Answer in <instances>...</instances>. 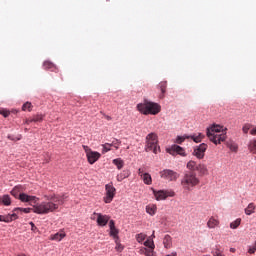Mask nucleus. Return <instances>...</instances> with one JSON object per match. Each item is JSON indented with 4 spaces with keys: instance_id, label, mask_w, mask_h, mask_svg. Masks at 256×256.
<instances>
[{
    "instance_id": "aec40b11",
    "label": "nucleus",
    "mask_w": 256,
    "mask_h": 256,
    "mask_svg": "<svg viewBox=\"0 0 256 256\" xmlns=\"http://www.w3.org/2000/svg\"><path fill=\"white\" fill-rule=\"evenodd\" d=\"M248 150L250 151V153H252V155H256V138L249 141ZM255 160H256V156H255Z\"/></svg>"
},
{
    "instance_id": "603ef678",
    "label": "nucleus",
    "mask_w": 256,
    "mask_h": 256,
    "mask_svg": "<svg viewBox=\"0 0 256 256\" xmlns=\"http://www.w3.org/2000/svg\"><path fill=\"white\" fill-rule=\"evenodd\" d=\"M235 248H230V253H235Z\"/></svg>"
},
{
    "instance_id": "f8f14e48",
    "label": "nucleus",
    "mask_w": 256,
    "mask_h": 256,
    "mask_svg": "<svg viewBox=\"0 0 256 256\" xmlns=\"http://www.w3.org/2000/svg\"><path fill=\"white\" fill-rule=\"evenodd\" d=\"M138 175L141 177L145 185H151V183H153V178H151V174L145 172V167L138 169Z\"/></svg>"
},
{
    "instance_id": "39448f33",
    "label": "nucleus",
    "mask_w": 256,
    "mask_h": 256,
    "mask_svg": "<svg viewBox=\"0 0 256 256\" xmlns=\"http://www.w3.org/2000/svg\"><path fill=\"white\" fill-rule=\"evenodd\" d=\"M159 140L157 138V134L150 133L146 136V145H145V151L149 153V151H153L157 155L158 151H160L159 148Z\"/></svg>"
},
{
    "instance_id": "37998d69",
    "label": "nucleus",
    "mask_w": 256,
    "mask_h": 256,
    "mask_svg": "<svg viewBox=\"0 0 256 256\" xmlns=\"http://www.w3.org/2000/svg\"><path fill=\"white\" fill-rule=\"evenodd\" d=\"M255 252H256V241H255L254 246H252V247H250V248L248 249V253H249L250 255H254Z\"/></svg>"
},
{
    "instance_id": "9d476101",
    "label": "nucleus",
    "mask_w": 256,
    "mask_h": 256,
    "mask_svg": "<svg viewBox=\"0 0 256 256\" xmlns=\"http://www.w3.org/2000/svg\"><path fill=\"white\" fill-rule=\"evenodd\" d=\"M185 139H192L195 143H201V141H203V139H205V135L199 133L198 135H192V136H177L176 138V143L178 145H181V143H183V141H185Z\"/></svg>"
},
{
    "instance_id": "412c9836",
    "label": "nucleus",
    "mask_w": 256,
    "mask_h": 256,
    "mask_svg": "<svg viewBox=\"0 0 256 256\" xmlns=\"http://www.w3.org/2000/svg\"><path fill=\"white\" fill-rule=\"evenodd\" d=\"M256 205L255 203L251 202L248 206L244 209L245 215H253L255 213Z\"/></svg>"
},
{
    "instance_id": "09e8293b",
    "label": "nucleus",
    "mask_w": 256,
    "mask_h": 256,
    "mask_svg": "<svg viewBox=\"0 0 256 256\" xmlns=\"http://www.w3.org/2000/svg\"><path fill=\"white\" fill-rule=\"evenodd\" d=\"M104 117H105V119H106L107 121H111V119H112L111 116H109V115H105V114H104Z\"/></svg>"
},
{
    "instance_id": "a211bd4d",
    "label": "nucleus",
    "mask_w": 256,
    "mask_h": 256,
    "mask_svg": "<svg viewBox=\"0 0 256 256\" xmlns=\"http://www.w3.org/2000/svg\"><path fill=\"white\" fill-rule=\"evenodd\" d=\"M219 219L215 218V217H210L208 222H207V227L208 229H215V227H219Z\"/></svg>"
},
{
    "instance_id": "49530a36",
    "label": "nucleus",
    "mask_w": 256,
    "mask_h": 256,
    "mask_svg": "<svg viewBox=\"0 0 256 256\" xmlns=\"http://www.w3.org/2000/svg\"><path fill=\"white\" fill-rule=\"evenodd\" d=\"M30 225H31V230L32 231H38L37 226H35V223L30 222Z\"/></svg>"
},
{
    "instance_id": "f704fd0d",
    "label": "nucleus",
    "mask_w": 256,
    "mask_h": 256,
    "mask_svg": "<svg viewBox=\"0 0 256 256\" xmlns=\"http://www.w3.org/2000/svg\"><path fill=\"white\" fill-rule=\"evenodd\" d=\"M144 246L148 247V249L154 250L155 249V242H153V240L148 239L144 242Z\"/></svg>"
},
{
    "instance_id": "3c124183",
    "label": "nucleus",
    "mask_w": 256,
    "mask_h": 256,
    "mask_svg": "<svg viewBox=\"0 0 256 256\" xmlns=\"http://www.w3.org/2000/svg\"><path fill=\"white\" fill-rule=\"evenodd\" d=\"M151 239H155V231H153L152 235L150 236Z\"/></svg>"
},
{
    "instance_id": "0eeeda50",
    "label": "nucleus",
    "mask_w": 256,
    "mask_h": 256,
    "mask_svg": "<svg viewBox=\"0 0 256 256\" xmlns=\"http://www.w3.org/2000/svg\"><path fill=\"white\" fill-rule=\"evenodd\" d=\"M159 173H160L161 179H164V181L173 182L179 179V173L171 169H164Z\"/></svg>"
},
{
    "instance_id": "7c9ffc66",
    "label": "nucleus",
    "mask_w": 256,
    "mask_h": 256,
    "mask_svg": "<svg viewBox=\"0 0 256 256\" xmlns=\"http://www.w3.org/2000/svg\"><path fill=\"white\" fill-rule=\"evenodd\" d=\"M1 201H2L3 205L9 206V205H11V196H9L7 194L3 195L1 197Z\"/></svg>"
},
{
    "instance_id": "20e7f679",
    "label": "nucleus",
    "mask_w": 256,
    "mask_h": 256,
    "mask_svg": "<svg viewBox=\"0 0 256 256\" xmlns=\"http://www.w3.org/2000/svg\"><path fill=\"white\" fill-rule=\"evenodd\" d=\"M180 183L184 191H191L193 187L199 185L200 181L195 172H186Z\"/></svg>"
},
{
    "instance_id": "1a4fd4ad",
    "label": "nucleus",
    "mask_w": 256,
    "mask_h": 256,
    "mask_svg": "<svg viewBox=\"0 0 256 256\" xmlns=\"http://www.w3.org/2000/svg\"><path fill=\"white\" fill-rule=\"evenodd\" d=\"M105 191L106 194L103 198L104 203H111V201H113V199L115 198V193L117 191V189H115L113 187V184H106L105 185Z\"/></svg>"
},
{
    "instance_id": "ea45409f",
    "label": "nucleus",
    "mask_w": 256,
    "mask_h": 256,
    "mask_svg": "<svg viewBox=\"0 0 256 256\" xmlns=\"http://www.w3.org/2000/svg\"><path fill=\"white\" fill-rule=\"evenodd\" d=\"M115 243H116V247H115L116 251H118V253H121V251H123L125 247L122 246L121 242H119V239H116Z\"/></svg>"
},
{
    "instance_id": "5701e85b",
    "label": "nucleus",
    "mask_w": 256,
    "mask_h": 256,
    "mask_svg": "<svg viewBox=\"0 0 256 256\" xmlns=\"http://www.w3.org/2000/svg\"><path fill=\"white\" fill-rule=\"evenodd\" d=\"M153 251L151 248L141 247L138 253L140 255L153 256Z\"/></svg>"
},
{
    "instance_id": "393cba45",
    "label": "nucleus",
    "mask_w": 256,
    "mask_h": 256,
    "mask_svg": "<svg viewBox=\"0 0 256 256\" xmlns=\"http://www.w3.org/2000/svg\"><path fill=\"white\" fill-rule=\"evenodd\" d=\"M198 165H199V164H197V162H195V161H193V160H190V161L187 163V169H189L190 172L195 173V171H197Z\"/></svg>"
},
{
    "instance_id": "f257e3e1",
    "label": "nucleus",
    "mask_w": 256,
    "mask_h": 256,
    "mask_svg": "<svg viewBox=\"0 0 256 256\" xmlns=\"http://www.w3.org/2000/svg\"><path fill=\"white\" fill-rule=\"evenodd\" d=\"M44 199H46L47 202L37 204L34 208H15L14 213L17 215V213L20 212L31 213V211H33V213H37L38 215H47L48 213L57 211V209H59V205H63V203H65L64 195H44Z\"/></svg>"
},
{
    "instance_id": "2f4dec72",
    "label": "nucleus",
    "mask_w": 256,
    "mask_h": 256,
    "mask_svg": "<svg viewBox=\"0 0 256 256\" xmlns=\"http://www.w3.org/2000/svg\"><path fill=\"white\" fill-rule=\"evenodd\" d=\"M135 238H136L137 243H143V241H145L147 239V234L139 233V234H136Z\"/></svg>"
},
{
    "instance_id": "f3484780",
    "label": "nucleus",
    "mask_w": 256,
    "mask_h": 256,
    "mask_svg": "<svg viewBox=\"0 0 256 256\" xmlns=\"http://www.w3.org/2000/svg\"><path fill=\"white\" fill-rule=\"evenodd\" d=\"M18 199H20V201H22V203H29L31 201H35V199H37V197L29 196L25 193H20Z\"/></svg>"
},
{
    "instance_id": "7ed1b4c3",
    "label": "nucleus",
    "mask_w": 256,
    "mask_h": 256,
    "mask_svg": "<svg viewBox=\"0 0 256 256\" xmlns=\"http://www.w3.org/2000/svg\"><path fill=\"white\" fill-rule=\"evenodd\" d=\"M137 109L142 115H158V113H161V106L159 104L147 100L139 103Z\"/></svg>"
},
{
    "instance_id": "2eb2a0df",
    "label": "nucleus",
    "mask_w": 256,
    "mask_h": 256,
    "mask_svg": "<svg viewBox=\"0 0 256 256\" xmlns=\"http://www.w3.org/2000/svg\"><path fill=\"white\" fill-rule=\"evenodd\" d=\"M170 155H173V153H177L178 155H181L182 157H185V149H183L179 145H173L171 149L169 150Z\"/></svg>"
},
{
    "instance_id": "79ce46f5",
    "label": "nucleus",
    "mask_w": 256,
    "mask_h": 256,
    "mask_svg": "<svg viewBox=\"0 0 256 256\" xmlns=\"http://www.w3.org/2000/svg\"><path fill=\"white\" fill-rule=\"evenodd\" d=\"M110 145H111V147H115V149H119V145H121V141L114 140V141H112V143Z\"/></svg>"
},
{
    "instance_id": "a19ab883",
    "label": "nucleus",
    "mask_w": 256,
    "mask_h": 256,
    "mask_svg": "<svg viewBox=\"0 0 256 256\" xmlns=\"http://www.w3.org/2000/svg\"><path fill=\"white\" fill-rule=\"evenodd\" d=\"M249 129H251V124H249V123L244 124V126L242 127V131L245 134L249 133Z\"/></svg>"
},
{
    "instance_id": "4c0bfd02",
    "label": "nucleus",
    "mask_w": 256,
    "mask_h": 256,
    "mask_svg": "<svg viewBox=\"0 0 256 256\" xmlns=\"http://www.w3.org/2000/svg\"><path fill=\"white\" fill-rule=\"evenodd\" d=\"M43 114H38L36 116H34L31 121H33L34 123H41V121H43Z\"/></svg>"
},
{
    "instance_id": "c9c22d12",
    "label": "nucleus",
    "mask_w": 256,
    "mask_h": 256,
    "mask_svg": "<svg viewBox=\"0 0 256 256\" xmlns=\"http://www.w3.org/2000/svg\"><path fill=\"white\" fill-rule=\"evenodd\" d=\"M239 225H241V218H238L232 223H230V229H237Z\"/></svg>"
},
{
    "instance_id": "6ab92c4d",
    "label": "nucleus",
    "mask_w": 256,
    "mask_h": 256,
    "mask_svg": "<svg viewBox=\"0 0 256 256\" xmlns=\"http://www.w3.org/2000/svg\"><path fill=\"white\" fill-rule=\"evenodd\" d=\"M146 213H148V215L153 217L157 213V205H155V204H148L146 206Z\"/></svg>"
},
{
    "instance_id": "4be33fe9",
    "label": "nucleus",
    "mask_w": 256,
    "mask_h": 256,
    "mask_svg": "<svg viewBox=\"0 0 256 256\" xmlns=\"http://www.w3.org/2000/svg\"><path fill=\"white\" fill-rule=\"evenodd\" d=\"M158 87L162 93L160 96V99H163L165 97V93L167 92V82L166 81L160 82Z\"/></svg>"
},
{
    "instance_id": "6e6552de",
    "label": "nucleus",
    "mask_w": 256,
    "mask_h": 256,
    "mask_svg": "<svg viewBox=\"0 0 256 256\" xmlns=\"http://www.w3.org/2000/svg\"><path fill=\"white\" fill-rule=\"evenodd\" d=\"M153 195L156 199V201H165L167 197H175V191L173 190H155L152 189Z\"/></svg>"
},
{
    "instance_id": "a18cd8bd",
    "label": "nucleus",
    "mask_w": 256,
    "mask_h": 256,
    "mask_svg": "<svg viewBox=\"0 0 256 256\" xmlns=\"http://www.w3.org/2000/svg\"><path fill=\"white\" fill-rule=\"evenodd\" d=\"M109 227H110V229H115V228H116V227H115V221L110 220V222H109Z\"/></svg>"
},
{
    "instance_id": "58836bf2",
    "label": "nucleus",
    "mask_w": 256,
    "mask_h": 256,
    "mask_svg": "<svg viewBox=\"0 0 256 256\" xmlns=\"http://www.w3.org/2000/svg\"><path fill=\"white\" fill-rule=\"evenodd\" d=\"M103 149H102V153L103 155H105V153H109V151L111 150V144L110 143H105L102 145Z\"/></svg>"
},
{
    "instance_id": "9b49d317",
    "label": "nucleus",
    "mask_w": 256,
    "mask_h": 256,
    "mask_svg": "<svg viewBox=\"0 0 256 256\" xmlns=\"http://www.w3.org/2000/svg\"><path fill=\"white\" fill-rule=\"evenodd\" d=\"M95 217H97L96 223L100 227H105V225H107V223H109V219H111V217H109L107 215H103L101 213H97V212L93 213V215L91 216V219L95 220Z\"/></svg>"
},
{
    "instance_id": "bb28decb",
    "label": "nucleus",
    "mask_w": 256,
    "mask_h": 256,
    "mask_svg": "<svg viewBox=\"0 0 256 256\" xmlns=\"http://www.w3.org/2000/svg\"><path fill=\"white\" fill-rule=\"evenodd\" d=\"M226 147H228V149H230V151H233L234 153H237L239 146H237V144L233 141H228L226 143Z\"/></svg>"
},
{
    "instance_id": "72a5a7b5",
    "label": "nucleus",
    "mask_w": 256,
    "mask_h": 256,
    "mask_svg": "<svg viewBox=\"0 0 256 256\" xmlns=\"http://www.w3.org/2000/svg\"><path fill=\"white\" fill-rule=\"evenodd\" d=\"M110 237H113V239H119V229L117 228H111L110 229Z\"/></svg>"
},
{
    "instance_id": "dca6fc26",
    "label": "nucleus",
    "mask_w": 256,
    "mask_h": 256,
    "mask_svg": "<svg viewBox=\"0 0 256 256\" xmlns=\"http://www.w3.org/2000/svg\"><path fill=\"white\" fill-rule=\"evenodd\" d=\"M163 245L165 249H171L173 247V238L171 235L166 234L163 238Z\"/></svg>"
},
{
    "instance_id": "de8ad7c7",
    "label": "nucleus",
    "mask_w": 256,
    "mask_h": 256,
    "mask_svg": "<svg viewBox=\"0 0 256 256\" xmlns=\"http://www.w3.org/2000/svg\"><path fill=\"white\" fill-rule=\"evenodd\" d=\"M250 134L256 136V127L250 130Z\"/></svg>"
},
{
    "instance_id": "864d4df0",
    "label": "nucleus",
    "mask_w": 256,
    "mask_h": 256,
    "mask_svg": "<svg viewBox=\"0 0 256 256\" xmlns=\"http://www.w3.org/2000/svg\"><path fill=\"white\" fill-rule=\"evenodd\" d=\"M8 139H11V136H8Z\"/></svg>"
},
{
    "instance_id": "473e14b6",
    "label": "nucleus",
    "mask_w": 256,
    "mask_h": 256,
    "mask_svg": "<svg viewBox=\"0 0 256 256\" xmlns=\"http://www.w3.org/2000/svg\"><path fill=\"white\" fill-rule=\"evenodd\" d=\"M43 67H44V69H46V70H51V71H53L54 69H55V64H53L51 61H45L44 63H43Z\"/></svg>"
},
{
    "instance_id": "c03bdc74",
    "label": "nucleus",
    "mask_w": 256,
    "mask_h": 256,
    "mask_svg": "<svg viewBox=\"0 0 256 256\" xmlns=\"http://www.w3.org/2000/svg\"><path fill=\"white\" fill-rule=\"evenodd\" d=\"M0 115H3V117H9V111H0Z\"/></svg>"
},
{
    "instance_id": "b1692460",
    "label": "nucleus",
    "mask_w": 256,
    "mask_h": 256,
    "mask_svg": "<svg viewBox=\"0 0 256 256\" xmlns=\"http://www.w3.org/2000/svg\"><path fill=\"white\" fill-rule=\"evenodd\" d=\"M65 237H66L65 232H58L51 236V240L52 241H61V240L65 239Z\"/></svg>"
},
{
    "instance_id": "5fc2aeb1",
    "label": "nucleus",
    "mask_w": 256,
    "mask_h": 256,
    "mask_svg": "<svg viewBox=\"0 0 256 256\" xmlns=\"http://www.w3.org/2000/svg\"><path fill=\"white\" fill-rule=\"evenodd\" d=\"M0 203H2L1 197H0Z\"/></svg>"
},
{
    "instance_id": "a878e982",
    "label": "nucleus",
    "mask_w": 256,
    "mask_h": 256,
    "mask_svg": "<svg viewBox=\"0 0 256 256\" xmlns=\"http://www.w3.org/2000/svg\"><path fill=\"white\" fill-rule=\"evenodd\" d=\"M131 175V171L124 170L122 173L117 175V181L121 182L123 179H127Z\"/></svg>"
},
{
    "instance_id": "c85d7f7f",
    "label": "nucleus",
    "mask_w": 256,
    "mask_h": 256,
    "mask_svg": "<svg viewBox=\"0 0 256 256\" xmlns=\"http://www.w3.org/2000/svg\"><path fill=\"white\" fill-rule=\"evenodd\" d=\"M196 171H199L201 175H207V166H205V164H198Z\"/></svg>"
},
{
    "instance_id": "e433bc0d",
    "label": "nucleus",
    "mask_w": 256,
    "mask_h": 256,
    "mask_svg": "<svg viewBox=\"0 0 256 256\" xmlns=\"http://www.w3.org/2000/svg\"><path fill=\"white\" fill-rule=\"evenodd\" d=\"M31 109H33L31 102H26L22 106V111H31Z\"/></svg>"
},
{
    "instance_id": "423d86ee",
    "label": "nucleus",
    "mask_w": 256,
    "mask_h": 256,
    "mask_svg": "<svg viewBox=\"0 0 256 256\" xmlns=\"http://www.w3.org/2000/svg\"><path fill=\"white\" fill-rule=\"evenodd\" d=\"M83 149L86 153V157H87L88 163H90V165L97 163V161H99V159H101V153L91 150V148H89V146L83 145Z\"/></svg>"
},
{
    "instance_id": "cd10ccee",
    "label": "nucleus",
    "mask_w": 256,
    "mask_h": 256,
    "mask_svg": "<svg viewBox=\"0 0 256 256\" xmlns=\"http://www.w3.org/2000/svg\"><path fill=\"white\" fill-rule=\"evenodd\" d=\"M114 165H116L117 169H123V166L125 165V162L121 158H116L112 161Z\"/></svg>"
},
{
    "instance_id": "8fccbe9b",
    "label": "nucleus",
    "mask_w": 256,
    "mask_h": 256,
    "mask_svg": "<svg viewBox=\"0 0 256 256\" xmlns=\"http://www.w3.org/2000/svg\"><path fill=\"white\" fill-rule=\"evenodd\" d=\"M30 123H34V122L31 121V119H26L25 124H26V125H29Z\"/></svg>"
},
{
    "instance_id": "4468645a",
    "label": "nucleus",
    "mask_w": 256,
    "mask_h": 256,
    "mask_svg": "<svg viewBox=\"0 0 256 256\" xmlns=\"http://www.w3.org/2000/svg\"><path fill=\"white\" fill-rule=\"evenodd\" d=\"M15 219H17V214L15 213L14 210L12 214L0 215V221L4 223H11V221H15Z\"/></svg>"
},
{
    "instance_id": "f03ea898",
    "label": "nucleus",
    "mask_w": 256,
    "mask_h": 256,
    "mask_svg": "<svg viewBox=\"0 0 256 256\" xmlns=\"http://www.w3.org/2000/svg\"><path fill=\"white\" fill-rule=\"evenodd\" d=\"M206 135L214 145H221L227 139V132L223 130L221 125H212L207 128Z\"/></svg>"
},
{
    "instance_id": "c756f323",
    "label": "nucleus",
    "mask_w": 256,
    "mask_h": 256,
    "mask_svg": "<svg viewBox=\"0 0 256 256\" xmlns=\"http://www.w3.org/2000/svg\"><path fill=\"white\" fill-rule=\"evenodd\" d=\"M19 193H21V186H16L11 191V195H13L15 199H19V195H20Z\"/></svg>"
},
{
    "instance_id": "ddd939ff",
    "label": "nucleus",
    "mask_w": 256,
    "mask_h": 256,
    "mask_svg": "<svg viewBox=\"0 0 256 256\" xmlns=\"http://www.w3.org/2000/svg\"><path fill=\"white\" fill-rule=\"evenodd\" d=\"M205 151H207V144L202 143L194 149L193 155L197 157V159H203V157H205Z\"/></svg>"
}]
</instances>
